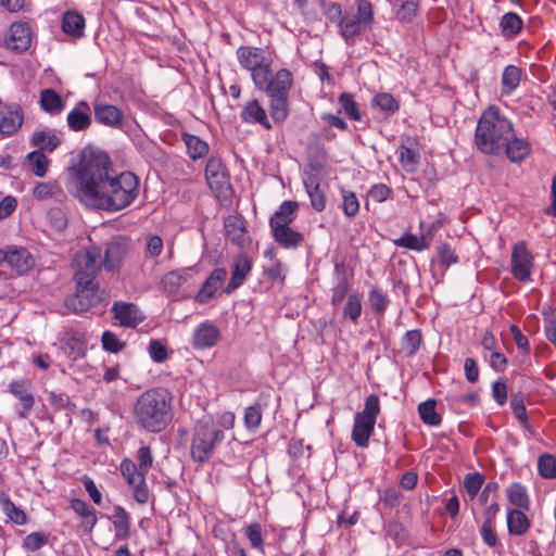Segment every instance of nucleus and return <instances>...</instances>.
Masks as SVG:
<instances>
[{
    "instance_id": "f257e3e1",
    "label": "nucleus",
    "mask_w": 556,
    "mask_h": 556,
    "mask_svg": "<svg viewBox=\"0 0 556 556\" xmlns=\"http://www.w3.org/2000/svg\"><path fill=\"white\" fill-rule=\"evenodd\" d=\"M67 190L86 206L113 213L135 202L140 180L131 172L115 175L105 152L86 150L68 180Z\"/></svg>"
},
{
    "instance_id": "f03ea898",
    "label": "nucleus",
    "mask_w": 556,
    "mask_h": 556,
    "mask_svg": "<svg viewBox=\"0 0 556 556\" xmlns=\"http://www.w3.org/2000/svg\"><path fill=\"white\" fill-rule=\"evenodd\" d=\"M101 250L91 245L75 255L73 267L75 270L76 292L65 300L68 308L76 313H84L103 301L104 291L96 282L100 269Z\"/></svg>"
},
{
    "instance_id": "7ed1b4c3",
    "label": "nucleus",
    "mask_w": 556,
    "mask_h": 556,
    "mask_svg": "<svg viewBox=\"0 0 556 556\" xmlns=\"http://www.w3.org/2000/svg\"><path fill=\"white\" fill-rule=\"evenodd\" d=\"M173 416V394L165 388L146 390L134 405L135 420L147 432L164 431L170 425Z\"/></svg>"
},
{
    "instance_id": "20e7f679",
    "label": "nucleus",
    "mask_w": 556,
    "mask_h": 556,
    "mask_svg": "<svg viewBox=\"0 0 556 556\" xmlns=\"http://www.w3.org/2000/svg\"><path fill=\"white\" fill-rule=\"evenodd\" d=\"M514 135L513 123L501 113L497 106L491 105L482 112L478 121L475 146L483 154L498 155Z\"/></svg>"
},
{
    "instance_id": "39448f33",
    "label": "nucleus",
    "mask_w": 556,
    "mask_h": 556,
    "mask_svg": "<svg viewBox=\"0 0 556 556\" xmlns=\"http://www.w3.org/2000/svg\"><path fill=\"white\" fill-rule=\"evenodd\" d=\"M293 85V75L287 68H281L274 76L265 75V83L255 86L265 91L269 98V115L276 124H282L289 116V92Z\"/></svg>"
},
{
    "instance_id": "423d86ee",
    "label": "nucleus",
    "mask_w": 556,
    "mask_h": 556,
    "mask_svg": "<svg viewBox=\"0 0 556 556\" xmlns=\"http://www.w3.org/2000/svg\"><path fill=\"white\" fill-rule=\"evenodd\" d=\"M225 434L211 420H199L192 431L190 456L197 464H204L215 453L216 447L224 441Z\"/></svg>"
},
{
    "instance_id": "0eeeda50",
    "label": "nucleus",
    "mask_w": 556,
    "mask_h": 556,
    "mask_svg": "<svg viewBox=\"0 0 556 556\" xmlns=\"http://www.w3.org/2000/svg\"><path fill=\"white\" fill-rule=\"evenodd\" d=\"M356 12H345L339 21V34L346 45L354 46L358 38L375 23L374 8L369 0H355Z\"/></svg>"
},
{
    "instance_id": "6e6552de",
    "label": "nucleus",
    "mask_w": 556,
    "mask_h": 556,
    "mask_svg": "<svg viewBox=\"0 0 556 556\" xmlns=\"http://www.w3.org/2000/svg\"><path fill=\"white\" fill-rule=\"evenodd\" d=\"M380 412L379 396L370 394L365 399L363 409L354 415L351 438L357 447H368Z\"/></svg>"
},
{
    "instance_id": "1a4fd4ad",
    "label": "nucleus",
    "mask_w": 556,
    "mask_h": 556,
    "mask_svg": "<svg viewBox=\"0 0 556 556\" xmlns=\"http://www.w3.org/2000/svg\"><path fill=\"white\" fill-rule=\"evenodd\" d=\"M237 59L239 64L251 73L255 86H262L265 83V75L271 73L270 63L260 48L242 46L237 50Z\"/></svg>"
},
{
    "instance_id": "9d476101",
    "label": "nucleus",
    "mask_w": 556,
    "mask_h": 556,
    "mask_svg": "<svg viewBox=\"0 0 556 556\" xmlns=\"http://www.w3.org/2000/svg\"><path fill=\"white\" fill-rule=\"evenodd\" d=\"M509 270L518 282L526 283L532 281L534 255L526 240H520L511 247Z\"/></svg>"
},
{
    "instance_id": "9b49d317",
    "label": "nucleus",
    "mask_w": 556,
    "mask_h": 556,
    "mask_svg": "<svg viewBox=\"0 0 556 556\" xmlns=\"http://www.w3.org/2000/svg\"><path fill=\"white\" fill-rule=\"evenodd\" d=\"M205 179L216 198H226L231 190L230 175L227 166L217 156L208 157L205 165Z\"/></svg>"
},
{
    "instance_id": "f8f14e48",
    "label": "nucleus",
    "mask_w": 556,
    "mask_h": 556,
    "mask_svg": "<svg viewBox=\"0 0 556 556\" xmlns=\"http://www.w3.org/2000/svg\"><path fill=\"white\" fill-rule=\"evenodd\" d=\"M119 470L132 496L138 504L144 505L150 500V491L146 481V472L139 469L135 462L125 458L121 462Z\"/></svg>"
},
{
    "instance_id": "ddd939ff",
    "label": "nucleus",
    "mask_w": 556,
    "mask_h": 556,
    "mask_svg": "<svg viewBox=\"0 0 556 556\" xmlns=\"http://www.w3.org/2000/svg\"><path fill=\"white\" fill-rule=\"evenodd\" d=\"M443 226L442 219H437L430 224L420 222L419 229L420 236L413 233H405L401 238L394 240V244L399 248H404L413 251H424L429 249L433 237L438 230Z\"/></svg>"
},
{
    "instance_id": "4468645a",
    "label": "nucleus",
    "mask_w": 556,
    "mask_h": 556,
    "mask_svg": "<svg viewBox=\"0 0 556 556\" xmlns=\"http://www.w3.org/2000/svg\"><path fill=\"white\" fill-rule=\"evenodd\" d=\"M302 180L309 198L311 206L316 212H323L326 208V193L321 188V175L317 167L311 165L308 169H305Z\"/></svg>"
},
{
    "instance_id": "2eb2a0df",
    "label": "nucleus",
    "mask_w": 556,
    "mask_h": 556,
    "mask_svg": "<svg viewBox=\"0 0 556 556\" xmlns=\"http://www.w3.org/2000/svg\"><path fill=\"white\" fill-rule=\"evenodd\" d=\"M191 279L192 270L190 268L177 269L165 274L161 280V285L168 296L175 299L186 298Z\"/></svg>"
},
{
    "instance_id": "dca6fc26",
    "label": "nucleus",
    "mask_w": 556,
    "mask_h": 556,
    "mask_svg": "<svg viewBox=\"0 0 556 556\" xmlns=\"http://www.w3.org/2000/svg\"><path fill=\"white\" fill-rule=\"evenodd\" d=\"M240 119L247 125H260L265 130H271V117L263 103L256 98L248 100L241 109Z\"/></svg>"
},
{
    "instance_id": "f3484780",
    "label": "nucleus",
    "mask_w": 556,
    "mask_h": 556,
    "mask_svg": "<svg viewBox=\"0 0 556 556\" xmlns=\"http://www.w3.org/2000/svg\"><path fill=\"white\" fill-rule=\"evenodd\" d=\"M115 324L125 328H136L146 316L134 303L115 302L112 306Z\"/></svg>"
},
{
    "instance_id": "a211bd4d",
    "label": "nucleus",
    "mask_w": 556,
    "mask_h": 556,
    "mask_svg": "<svg viewBox=\"0 0 556 556\" xmlns=\"http://www.w3.org/2000/svg\"><path fill=\"white\" fill-rule=\"evenodd\" d=\"M93 114L96 122L100 125L114 129H121L124 126L125 114L123 110L116 105L105 102H96L93 104Z\"/></svg>"
},
{
    "instance_id": "6ab92c4d",
    "label": "nucleus",
    "mask_w": 556,
    "mask_h": 556,
    "mask_svg": "<svg viewBox=\"0 0 556 556\" xmlns=\"http://www.w3.org/2000/svg\"><path fill=\"white\" fill-rule=\"evenodd\" d=\"M222 339V332L211 320L199 324L192 334V346L195 350H206L215 346Z\"/></svg>"
},
{
    "instance_id": "aec40b11",
    "label": "nucleus",
    "mask_w": 556,
    "mask_h": 556,
    "mask_svg": "<svg viewBox=\"0 0 556 556\" xmlns=\"http://www.w3.org/2000/svg\"><path fill=\"white\" fill-rule=\"evenodd\" d=\"M401 167L408 174L415 173L420 162V148L416 138L407 137L397 149Z\"/></svg>"
},
{
    "instance_id": "412c9836",
    "label": "nucleus",
    "mask_w": 556,
    "mask_h": 556,
    "mask_svg": "<svg viewBox=\"0 0 556 556\" xmlns=\"http://www.w3.org/2000/svg\"><path fill=\"white\" fill-rule=\"evenodd\" d=\"M31 43L30 28L27 23H13L5 36V47L15 52L26 51Z\"/></svg>"
},
{
    "instance_id": "4be33fe9",
    "label": "nucleus",
    "mask_w": 556,
    "mask_h": 556,
    "mask_svg": "<svg viewBox=\"0 0 556 556\" xmlns=\"http://www.w3.org/2000/svg\"><path fill=\"white\" fill-rule=\"evenodd\" d=\"M226 276L227 271L225 268L214 269L206 278L199 292L194 295V301L199 304H206L220 289Z\"/></svg>"
},
{
    "instance_id": "5701e85b",
    "label": "nucleus",
    "mask_w": 556,
    "mask_h": 556,
    "mask_svg": "<svg viewBox=\"0 0 556 556\" xmlns=\"http://www.w3.org/2000/svg\"><path fill=\"white\" fill-rule=\"evenodd\" d=\"M10 393L20 401L17 414L21 418H27L35 404L34 395L30 393L28 383L25 380H14L9 384Z\"/></svg>"
},
{
    "instance_id": "b1692460",
    "label": "nucleus",
    "mask_w": 556,
    "mask_h": 556,
    "mask_svg": "<svg viewBox=\"0 0 556 556\" xmlns=\"http://www.w3.org/2000/svg\"><path fill=\"white\" fill-rule=\"evenodd\" d=\"M224 229L227 239L238 245L244 247L248 242V230L244 218L240 215H229L224 220Z\"/></svg>"
},
{
    "instance_id": "393cba45",
    "label": "nucleus",
    "mask_w": 556,
    "mask_h": 556,
    "mask_svg": "<svg viewBox=\"0 0 556 556\" xmlns=\"http://www.w3.org/2000/svg\"><path fill=\"white\" fill-rule=\"evenodd\" d=\"M67 126L73 131H84L91 125V110L86 101L78 102L67 114Z\"/></svg>"
},
{
    "instance_id": "a878e982",
    "label": "nucleus",
    "mask_w": 556,
    "mask_h": 556,
    "mask_svg": "<svg viewBox=\"0 0 556 556\" xmlns=\"http://www.w3.org/2000/svg\"><path fill=\"white\" fill-rule=\"evenodd\" d=\"M24 122L23 112L20 105H13L0 114V135L10 137L17 132Z\"/></svg>"
},
{
    "instance_id": "bb28decb",
    "label": "nucleus",
    "mask_w": 556,
    "mask_h": 556,
    "mask_svg": "<svg viewBox=\"0 0 556 556\" xmlns=\"http://www.w3.org/2000/svg\"><path fill=\"white\" fill-rule=\"evenodd\" d=\"M251 270L252 261L247 255H238L235 260L231 278L225 289V292L229 294L242 286Z\"/></svg>"
},
{
    "instance_id": "cd10ccee",
    "label": "nucleus",
    "mask_w": 556,
    "mask_h": 556,
    "mask_svg": "<svg viewBox=\"0 0 556 556\" xmlns=\"http://www.w3.org/2000/svg\"><path fill=\"white\" fill-rule=\"evenodd\" d=\"M527 77V74L525 70L521 67L509 64L506 65L503 70L502 77H501V92L504 96H510L513 92H515L518 87L520 86V83L522 79Z\"/></svg>"
},
{
    "instance_id": "c85d7f7f",
    "label": "nucleus",
    "mask_w": 556,
    "mask_h": 556,
    "mask_svg": "<svg viewBox=\"0 0 556 556\" xmlns=\"http://www.w3.org/2000/svg\"><path fill=\"white\" fill-rule=\"evenodd\" d=\"M507 531L510 535L522 536L531 528V520L523 509L508 508L506 513Z\"/></svg>"
},
{
    "instance_id": "c756f323",
    "label": "nucleus",
    "mask_w": 556,
    "mask_h": 556,
    "mask_svg": "<svg viewBox=\"0 0 556 556\" xmlns=\"http://www.w3.org/2000/svg\"><path fill=\"white\" fill-rule=\"evenodd\" d=\"M298 203L295 201H285L269 219L270 230L289 227L296 217Z\"/></svg>"
},
{
    "instance_id": "7c9ffc66",
    "label": "nucleus",
    "mask_w": 556,
    "mask_h": 556,
    "mask_svg": "<svg viewBox=\"0 0 556 556\" xmlns=\"http://www.w3.org/2000/svg\"><path fill=\"white\" fill-rule=\"evenodd\" d=\"M70 507L81 519L84 529L91 532L98 522L96 509L81 498H72Z\"/></svg>"
},
{
    "instance_id": "2f4dec72",
    "label": "nucleus",
    "mask_w": 556,
    "mask_h": 556,
    "mask_svg": "<svg viewBox=\"0 0 556 556\" xmlns=\"http://www.w3.org/2000/svg\"><path fill=\"white\" fill-rule=\"evenodd\" d=\"M5 263L21 275L33 268L34 258L26 249L18 248L7 251Z\"/></svg>"
},
{
    "instance_id": "473e14b6",
    "label": "nucleus",
    "mask_w": 556,
    "mask_h": 556,
    "mask_svg": "<svg viewBox=\"0 0 556 556\" xmlns=\"http://www.w3.org/2000/svg\"><path fill=\"white\" fill-rule=\"evenodd\" d=\"M505 495L507 501L511 504V506H514L515 509H530V495L527 486L521 482L510 483L505 490Z\"/></svg>"
},
{
    "instance_id": "72a5a7b5",
    "label": "nucleus",
    "mask_w": 556,
    "mask_h": 556,
    "mask_svg": "<svg viewBox=\"0 0 556 556\" xmlns=\"http://www.w3.org/2000/svg\"><path fill=\"white\" fill-rule=\"evenodd\" d=\"M181 141L186 146L187 155L192 161L204 159L208 154V143L195 135L182 131Z\"/></svg>"
},
{
    "instance_id": "f704fd0d",
    "label": "nucleus",
    "mask_w": 556,
    "mask_h": 556,
    "mask_svg": "<svg viewBox=\"0 0 556 556\" xmlns=\"http://www.w3.org/2000/svg\"><path fill=\"white\" fill-rule=\"evenodd\" d=\"M112 522L115 540H127L130 536L131 519L123 506L115 505L113 507Z\"/></svg>"
},
{
    "instance_id": "c9c22d12",
    "label": "nucleus",
    "mask_w": 556,
    "mask_h": 556,
    "mask_svg": "<svg viewBox=\"0 0 556 556\" xmlns=\"http://www.w3.org/2000/svg\"><path fill=\"white\" fill-rule=\"evenodd\" d=\"M62 30L72 38H81L85 31V18L76 11H66L62 16Z\"/></svg>"
},
{
    "instance_id": "e433bc0d",
    "label": "nucleus",
    "mask_w": 556,
    "mask_h": 556,
    "mask_svg": "<svg viewBox=\"0 0 556 556\" xmlns=\"http://www.w3.org/2000/svg\"><path fill=\"white\" fill-rule=\"evenodd\" d=\"M274 240L283 249H296L304 241V235L289 227L271 230Z\"/></svg>"
},
{
    "instance_id": "4c0bfd02",
    "label": "nucleus",
    "mask_w": 556,
    "mask_h": 556,
    "mask_svg": "<svg viewBox=\"0 0 556 556\" xmlns=\"http://www.w3.org/2000/svg\"><path fill=\"white\" fill-rule=\"evenodd\" d=\"M64 353L72 359H77L86 354V342L83 337L74 331L65 332L62 339Z\"/></svg>"
},
{
    "instance_id": "58836bf2",
    "label": "nucleus",
    "mask_w": 556,
    "mask_h": 556,
    "mask_svg": "<svg viewBox=\"0 0 556 556\" xmlns=\"http://www.w3.org/2000/svg\"><path fill=\"white\" fill-rule=\"evenodd\" d=\"M363 312V296L357 290H352L342 307V317L357 324Z\"/></svg>"
},
{
    "instance_id": "ea45409f",
    "label": "nucleus",
    "mask_w": 556,
    "mask_h": 556,
    "mask_svg": "<svg viewBox=\"0 0 556 556\" xmlns=\"http://www.w3.org/2000/svg\"><path fill=\"white\" fill-rule=\"evenodd\" d=\"M0 507L7 518L16 526H25L28 522L27 514L14 504L7 494L0 496Z\"/></svg>"
},
{
    "instance_id": "a19ab883",
    "label": "nucleus",
    "mask_w": 556,
    "mask_h": 556,
    "mask_svg": "<svg viewBox=\"0 0 556 556\" xmlns=\"http://www.w3.org/2000/svg\"><path fill=\"white\" fill-rule=\"evenodd\" d=\"M500 28L505 38L511 39L521 33L523 28V21L519 14L515 12H507L500 20Z\"/></svg>"
},
{
    "instance_id": "79ce46f5",
    "label": "nucleus",
    "mask_w": 556,
    "mask_h": 556,
    "mask_svg": "<svg viewBox=\"0 0 556 556\" xmlns=\"http://www.w3.org/2000/svg\"><path fill=\"white\" fill-rule=\"evenodd\" d=\"M485 478L480 472L467 473L463 481L465 491L464 501L466 503L472 502L477 498L480 491L484 488Z\"/></svg>"
},
{
    "instance_id": "37998d69",
    "label": "nucleus",
    "mask_w": 556,
    "mask_h": 556,
    "mask_svg": "<svg viewBox=\"0 0 556 556\" xmlns=\"http://www.w3.org/2000/svg\"><path fill=\"white\" fill-rule=\"evenodd\" d=\"M65 103L62 97L53 89H43L40 92V108L50 114L60 113Z\"/></svg>"
},
{
    "instance_id": "c03bdc74",
    "label": "nucleus",
    "mask_w": 556,
    "mask_h": 556,
    "mask_svg": "<svg viewBox=\"0 0 556 556\" xmlns=\"http://www.w3.org/2000/svg\"><path fill=\"white\" fill-rule=\"evenodd\" d=\"M31 146L38 148V151L45 150L52 152L60 143L59 137L53 131L39 130L35 131L30 139Z\"/></svg>"
},
{
    "instance_id": "a18cd8bd",
    "label": "nucleus",
    "mask_w": 556,
    "mask_h": 556,
    "mask_svg": "<svg viewBox=\"0 0 556 556\" xmlns=\"http://www.w3.org/2000/svg\"><path fill=\"white\" fill-rule=\"evenodd\" d=\"M507 157L511 162H521L530 153V144L523 139L515 138V136L507 141L504 150Z\"/></svg>"
},
{
    "instance_id": "49530a36",
    "label": "nucleus",
    "mask_w": 556,
    "mask_h": 556,
    "mask_svg": "<svg viewBox=\"0 0 556 556\" xmlns=\"http://www.w3.org/2000/svg\"><path fill=\"white\" fill-rule=\"evenodd\" d=\"M418 414L424 424L438 427L442 422L441 415L437 412V401L429 399L418 405Z\"/></svg>"
},
{
    "instance_id": "de8ad7c7",
    "label": "nucleus",
    "mask_w": 556,
    "mask_h": 556,
    "mask_svg": "<svg viewBox=\"0 0 556 556\" xmlns=\"http://www.w3.org/2000/svg\"><path fill=\"white\" fill-rule=\"evenodd\" d=\"M368 301L374 314L379 316H382L390 305L388 294L376 286L370 287Z\"/></svg>"
},
{
    "instance_id": "09e8293b",
    "label": "nucleus",
    "mask_w": 556,
    "mask_h": 556,
    "mask_svg": "<svg viewBox=\"0 0 556 556\" xmlns=\"http://www.w3.org/2000/svg\"><path fill=\"white\" fill-rule=\"evenodd\" d=\"M374 109L392 115L400 110V102L389 92H379L371 100Z\"/></svg>"
},
{
    "instance_id": "8fccbe9b",
    "label": "nucleus",
    "mask_w": 556,
    "mask_h": 556,
    "mask_svg": "<svg viewBox=\"0 0 556 556\" xmlns=\"http://www.w3.org/2000/svg\"><path fill=\"white\" fill-rule=\"evenodd\" d=\"M243 533L250 542V545L255 551L264 554V539H263V529L261 523L251 522L243 528Z\"/></svg>"
},
{
    "instance_id": "3c124183",
    "label": "nucleus",
    "mask_w": 556,
    "mask_h": 556,
    "mask_svg": "<svg viewBox=\"0 0 556 556\" xmlns=\"http://www.w3.org/2000/svg\"><path fill=\"white\" fill-rule=\"evenodd\" d=\"M510 405H511L513 414L518 419L520 425L527 431H529L531 434H533L534 433V428H533V426L531 425V422L529 420V417H528V414H527V408H526L525 401H523V396L522 395H515L513 397V400H511V404Z\"/></svg>"
},
{
    "instance_id": "603ef678",
    "label": "nucleus",
    "mask_w": 556,
    "mask_h": 556,
    "mask_svg": "<svg viewBox=\"0 0 556 556\" xmlns=\"http://www.w3.org/2000/svg\"><path fill=\"white\" fill-rule=\"evenodd\" d=\"M538 471L543 479H556V455L544 453L538 458Z\"/></svg>"
},
{
    "instance_id": "864d4df0",
    "label": "nucleus",
    "mask_w": 556,
    "mask_h": 556,
    "mask_svg": "<svg viewBox=\"0 0 556 556\" xmlns=\"http://www.w3.org/2000/svg\"><path fill=\"white\" fill-rule=\"evenodd\" d=\"M339 104L343 113L355 122H359L362 119V114L358 109V104L354 100V97L350 92H342L339 96Z\"/></svg>"
},
{
    "instance_id": "5fc2aeb1",
    "label": "nucleus",
    "mask_w": 556,
    "mask_h": 556,
    "mask_svg": "<svg viewBox=\"0 0 556 556\" xmlns=\"http://www.w3.org/2000/svg\"><path fill=\"white\" fill-rule=\"evenodd\" d=\"M123 260V249L118 243L112 242L108 244L103 260V266L106 270L116 269Z\"/></svg>"
},
{
    "instance_id": "6e6d98bb",
    "label": "nucleus",
    "mask_w": 556,
    "mask_h": 556,
    "mask_svg": "<svg viewBox=\"0 0 556 556\" xmlns=\"http://www.w3.org/2000/svg\"><path fill=\"white\" fill-rule=\"evenodd\" d=\"M49 534L36 531L27 534L22 542V548L25 552H37L49 543Z\"/></svg>"
},
{
    "instance_id": "4d7b16f0",
    "label": "nucleus",
    "mask_w": 556,
    "mask_h": 556,
    "mask_svg": "<svg viewBox=\"0 0 556 556\" xmlns=\"http://www.w3.org/2000/svg\"><path fill=\"white\" fill-rule=\"evenodd\" d=\"M265 256H269L273 260V263L264 269L265 276L271 281L283 282L286 278L283 264L275 257V252L271 250L266 251Z\"/></svg>"
},
{
    "instance_id": "13d9d810",
    "label": "nucleus",
    "mask_w": 556,
    "mask_h": 556,
    "mask_svg": "<svg viewBox=\"0 0 556 556\" xmlns=\"http://www.w3.org/2000/svg\"><path fill=\"white\" fill-rule=\"evenodd\" d=\"M30 170L38 177H43L47 173L49 160L41 151H33L27 157Z\"/></svg>"
},
{
    "instance_id": "bf43d9fd",
    "label": "nucleus",
    "mask_w": 556,
    "mask_h": 556,
    "mask_svg": "<svg viewBox=\"0 0 556 556\" xmlns=\"http://www.w3.org/2000/svg\"><path fill=\"white\" fill-rule=\"evenodd\" d=\"M148 353L154 363L161 364L168 359L170 352L166 344L157 339H152L148 345Z\"/></svg>"
},
{
    "instance_id": "052dcab7",
    "label": "nucleus",
    "mask_w": 556,
    "mask_h": 556,
    "mask_svg": "<svg viewBox=\"0 0 556 556\" xmlns=\"http://www.w3.org/2000/svg\"><path fill=\"white\" fill-rule=\"evenodd\" d=\"M351 285L346 277H342L338 283L331 289V304L333 307L339 306L344 299H348Z\"/></svg>"
},
{
    "instance_id": "680f3d73",
    "label": "nucleus",
    "mask_w": 556,
    "mask_h": 556,
    "mask_svg": "<svg viewBox=\"0 0 556 556\" xmlns=\"http://www.w3.org/2000/svg\"><path fill=\"white\" fill-rule=\"evenodd\" d=\"M437 254L441 265L448 268L458 262V256L450 243L443 242L437 247Z\"/></svg>"
},
{
    "instance_id": "e2e57ef3",
    "label": "nucleus",
    "mask_w": 556,
    "mask_h": 556,
    "mask_svg": "<svg viewBox=\"0 0 556 556\" xmlns=\"http://www.w3.org/2000/svg\"><path fill=\"white\" fill-rule=\"evenodd\" d=\"M422 336L420 330L414 329L405 333L402 341V346L408 355H414L420 348Z\"/></svg>"
},
{
    "instance_id": "0e129e2a",
    "label": "nucleus",
    "mask_w": 556,
    "mask_h": 556,
    "mask_svg": "<svg viewBox=\"0 0 556 556\" xmlns=\"http://www.w3.org/2000/svg\"><path fill=\"white\" fill-rule=\"evenodd\" d=\"M102 348L111 353L121 352L126 343L122 341L114 332L105 330L101 337Z\"/></svg>"
},
{
    "instance_id": "69168bd1",
    "label": "nucleus",
    "mask_w": 556,
    "mask_h": 556,
    "mask_svg": "<svg viewBox=\"0 0 556 556\" xmlns=\"http://www.w3.org/2000/svg\"><path fill=\"white\" fill-rule=\"evenodd\" d=\"M342 210L348 217H354L359 211V202L354 192H342Z\"/></svg>"
},
{
    "instance_id": "338daca9",
    "label": "nucleus",
    "mask_w": 556,
    "mask_h": 556,
    "mask_svg": "<svg viewBox=\"0 0 556 556\" xmlns=\"http://www.w3.org/2000/svg\"><path fill=\"white\" fill-rule=\"evenodd\" d=\"M262 422V410L258 405H251L244 412V426L249 430H256Z\"/></svg>"
},
{
    "instance_id": "774afa93",
    "label": "nucleus",
    "mask_w": 556,
    "mask_h": 556,
    "mask_svg": "<svg viewBox=\"0 0 556 556\" xmlns=\"http://www.w3.org/2000/svg\"><path fill=\"white\" fill-rule=\"evenodd\" d=\"M417 12V0H406L396 11V18L401 22H410Z\"/></svg>"
}]
</instances>
